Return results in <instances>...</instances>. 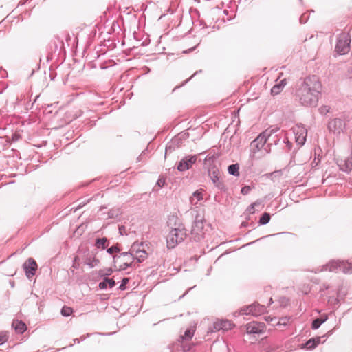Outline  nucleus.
<instances>
[{"label":"nucleus","mask_w":352,"mask_h":352,"mask_svg":"<svg viewBox=\"0 0 352 352\" xmlns=\"http://www.w3.org/2000/svg\"><path fill=\"white\" fill-rule=\"evenodd\" d=\"M322 91V84L316 76L306 77L296 89V100L302 106L315 107Z\"/></svg>","instance_id":"obj_1"},{"label":"nucleus","mask_w":352,"mask_h":352,"mask_svg":"<svg viewBox=\"0 0 352 352\" xmlns=\"http://www.w3.org/2000/svg\"><path fill=\"white\" fill-rule=\"evenodd\" d=\"M168 226L171 230L166 237L168 248H174L178 243L184 241L187 236L186 230L179 219L175 215H170L167 221Z\"/></svg>","instance_id":"obj_2"},{"label":"nucleus","mask_w":352,"mask_h":352,"mask_svg":"<svg viewBox=\"0 0 352 352\" xmlns=\"http://www.w3.org/2000/svg\"><path fill=\"white\" fill-rule=\"evenodd\" d=\"M205 218L203 214H197L195 216L191 228V236L194 241H200L205 238L208 231V225L205 226Z\"/></svg>","instance_id":"obj_3"},{"label":"nucleus","mask_w":352,"mask_h":352,"mask_svg":"<svg viewBox=\"0 0 352 352\" xmlns=\"http://www.w3.org/2000/svg\"><path fill=\"white\" fill-rule=\"evenodd\" d=\"M113 263L115 267L118 265V270L120 271L125 270L129 267H135V261H134V256L131 250L128 252H122L113 256Z\"/></svg>","instance_id":"obj_4"},{"label":"nucleus","mask_w":352,"mask_h":352,"mask_svg":"<svg viewBox=\"0 0 352 352\" xmlns=\"http://www.w3.org/2000/svg\"><path fill=\"white\" fill-rule=\"evenodd\" d=\"M269 132V131H263L251 142V150L254 153L258 151H261L263 155L270 153V146L271 144H268L265 146V144L267 142V135L270 134Z\"/></svg>","instance_id":"obj_5"},{"label":"nucleus","mask_w":352,"mask_h":352,"mask_svg":"<svg viewBox=\"0 0 352 352\" xmlns=\"http://www.w3.org/2000/svg\"><path fill=\"white\" fill-rule=\"evenodd\" d=\"M324 270L329 271H340L345 274L352 273V263L344 261H331L324 266Z\"/></svg>","instance_id":"obj_6"},{"label":"nucleus","mask_w":352,"mask_h":352,"mask_svg":"<svg viewBox=\"0 0 352 352\" xmlns=\"http://www.w3.org/2000/svg\"><path fill=\"white\" fill-rule=\"evenodd\" d=\"M351 43L349 33L343 32L337 38L336 51L339 54H345L348 52Z\"/></svg>","instance_id":"obj_7"},{"label":"nucleus","mask_w":352,"mask_h":352,"mask_svg":"<svg viewBox=\"0 0 352 352\" xmlns=\"http://www.w3.org/2000/svg\"><path fill=\"white\" fill-rule=\"evenodd\" d=\"M143 246V243H134L131 248L133 256H134V261H135V264L137 263H142L148 256V254L146 250L144 249H140V248Z\"/></svg>","instance_id":"obj_8"},{"label":"nucleus","mask_w":352,"mask_h":352,"mask_svg":"<svg viewBox=\"0 0 352 352\" xmlns=\"http://www.w3.org/2000/svg\"><path fill=\"white\" fill-rule=\"evenodd\" d=\"M267 310V307L264 305L258 303H254L246 307H243L240 310V314L241 315H253L259 316L265 313Z\"/></svg>","instance_id":"obj_9"},{"label":"nucleus","mask_w":352,"mask_h":352,"mask_svg":"<svg viewBox=\"0 0 352 352\" xmlns=\"http://www.w3.org/2000/svg\"><path fill=\"white\" fill-rule=\"evenodd\" d=\"M293 131L296 142L300 146L304 145L307 135V130L302 125L297 124L294 127Z\"/></svg>","instance_id":"obj_10"},{"label":"nucleus","mask_w":352,"mask_h":352,"mask_svg":"<svg viewBox=\"0 0 352 352\" xmlns=\"http://www.w3.org/2000/svg\"><path fill=\"white\" fill-rule=\"evenodd\" d=\"M23 270L28 278H30L35 274L37 269V264L32 258H29L23 265Z\"/></svg>","instance_id":"obj_11"},{"label":"nucleus","mask_w":352,"mask_h":352,"mask_svg":"<svg viewBox=\"0 0 352 352\" xmlns=\"http://www.w3.org/2000/svg\"><path fill=\"white\" fill-rule=\"evenodd\" d=\"M197 161V157L195 155L186 157L182 160L178 166L177 170L179 171H184L189 169L191 166L195 164Z\"/></svg>","instance_id":"obj_12"},{"label":"nucleus","mask_w":352,"mask_h":352,"mask_svg":"<svg viewBox=\"0 0 352 352\" xmlns=\"http://www.w3.org/2000/svg\"><path fill=\"white\" fill-rule=\"evenodd\" d=\"M209 176L212 182V183L219 188H222L223 184L219 181L221 177V172L218 168L214 167L211 168L208 170Z\"/></svg>","instance_id":"obj_13"},{"label":"nucleus","mask_w":352,"mask_h":352,"mask_svg":"<svg viewBox=\"0 0 352 352\" xmlns=\"http://www.w3.org/2000/svg\"><path fill=\"white\" fill-rule=\"evenodd\" d=\"M344 126L343 120L340 118H335L331 120L328 124V129L330 131L340 133L342 131Z\"/></svg>","instance_id":"obj_14"},{"label":"nucleus","mask_w":352,"mask_h":352,"mask_svg":"<svg viewBox=\"0 0 352 352\" xmlns=\"http://www.w3.org/2000/svg\"><path fill=\"white\" fill-rule=\"evenodd\" d=\"M263 327L264 324L263 323L252 322L247 324L246 331L250 334L261 333L263 331Z\"/></svg>","instance_id":"obj_15"},{"label":"nucleus","mask_w":352,"mask_h":352,"mask_svg":"<svg viewBox=\"0 0 352 352\" xmlns=\"http://www.w3.org/2000/svg\"><path fill=\"white\" fill-rule=\"evenodd\" d=\"M232 326H233V324L230 321L226 320H219V321L214 322V329L216 331H220V330L226 331L228 329H231Z\"/></svg>","instance_id":"obj_16"},{"label":"nucleus","mask_w":352,"mask_h":352,"mask_svg":"<svg viewBox=\"0 0 352 352\" xmlns=\"http://www.w3.org/2000/svg\"><path fill=\"white\" fill-rule=\"evenodd\" d=\"M286 85V78L281 80L280 82H277L272 87V88L271 89V94L273 96L278 95L283 91V88L285 87Z\"/></svg>","instance_id":"obj_17"},{"label":"nucleus","mask_w":352,"mask_h":352,"mask_svg":"<svg viewBox=\"0 0 352 352\" xmlns=\"http://www.w3.org/2000/svg\"><path fill=\"white\" fill-rule=\"evenodd\" d=\"M12 326L14 327L16 333L21 334L27 329L26 324L23 322L18 320H14Z\"/></svg>","instance_id":"obj_18"},{"label":"nucleus","mask_w":352,"mask_h":352,"mask_svg":"<svg viewBox=\"0 0 352 352\" xmlns=\"http://www.w3.org/2000/svg\"><path fill=\"white\" fill-rule=\"evenodd\" d=\"M115 285L116 283L113 279L104 278V280L99 283L98 287L100 289H104L107 287V285H109L110 288H112L115 286Z\"/></svg>","instance_id":"obj_19"},{"label":"nucleus","mask_w":352,"mask_h":352,"mask_svg":"<svg viewBox=\"0 0 352 352\" xmlns=\"http://www.w3.org/2000/svg\"><path fill=\"white\" fill-rule=\"evenodd\" d=\"M339 166L342 171L349 173L352 170V155L347 157L342 165Z\"/></svg>","instance_id":"obj_20"},{"label":"nucleus","mask_w":352,"mask_h":352,"mask_svg":"<svg viewBox=\"0 0 352 352\" xmlns=\"http://www.w3.org/2000/svg\"><path fill=\"white\" fill-rule=\"evenodd\" d=\"M320 342V338L318 337L316 338H311L304 344V347L307 349H313L317 346V345Z\"/></svg>","instance_id":"obj_21"},{"label":"nucleus","mask_w":352,"mask_h":352,"mask_svg":"<svg viewBox=\"0 0 352 352\" xmlns=\"http://www.w3.org/2000/svg\"><path fill=\"white\" fill-rule=\"evenodd\" d=\"M99 263V259H98L95 256H87L85 260V264L88 265L90 268L97 266Z\"/></svg>","instance_id":"obj_22"},{"label":"nucleus","mask_w":352,"mask_h":352,"mask_svg":"<svg viewBox=\"0 0 352 352\" xmlns=\"http://www.w3.org/2000/svg\"><path fill=\"white\" fill-rule=\"evenodd\" d=\"M203 199L202 192L197 190L195 191L192 195L190 198V201L192 205H197L198 202Z\"/></svg>","instance_id":"obj_23"},{"label":"nucleus","mask_w":352,"mask_h":352,"mask_svg":"<svg viewBox=\"0 0 352 352\" xmlns=\"http://www.w3.org/2000/svg\"><path fill=\"white\" fill-rule=\"evenodd\" d=\"M95 245L99 249H105L106 247L107 246V238L97 239L96 241Z\"/></svg>","instance_id":"obj_24"},{"label":"nucleus","mask_w":352,"mask_h":352,"mask_svg":"<svg viewBox=\"0 0 352 352\" xmlns=\"http://www.w3.org/2000/svg\"><path fill=\"white\" fill-rule=\"evenodd\" d=\"M194 335V330L192 329H188L185 331L184 335L180 337L182 341L188 340L192 338Z\"/></svg>","instance_id":"obj_25"},{"label":"nucleus","mask_w":352,"mask_h":352,"mask_svg":"<svg viewBox=\"0 0 352 352\" xmlns=\"http://www.w3.org/2000/svg\"><path fill=\"white\" fill-rule=\"evenodd\" d=\"M239 166L237 164H232L228 166V173L232 175H239Z\"/></svg>","instance_id":"obj_26"},{"label":"nucleus","mask_w":352,"mask_h":352,"mask_svg":"<svg viewBox=\"0 0 352 352\" xmlns=\"http://www.w3.org/2000/svg\"><path fill=\"white\" fill-rule=\"evenodd\" d=\"M270 221V214L269 213L265 212L262 214L259 219V224L260 225H265L268 223Z\"/></svg>","instance_id":"obj_27"},{"label":"nucleus","mask_w":352,"mask_h":352,"mask_svg":"<svg viewBox=\"0 0 352 352\" xmlns=\"http://www.w3.org/2000/svg\"><path fill=\"white\" fill-rule=\"evenodd\" d=\"M262 204V201L260 200H257L254 203L252 204L247 209V211L249 214H254L255 212V208L257 206H260Z\"/></svg>","instance_id":"obj_28"},{"label":"nucleus","mask_w":352,"mask_h":352,"mask_svg":"<svg viewBox=\"0 0 352 352\" xmlns=\"http://www.w3.org/2000/svg\"><path fill=\"white\" fill-rule=\"evenodd\" d=\"M113 272V270L111 267L100 270L98 272L99 276L101 277L107 278V276L111 275Z\"/></svg>","instance_id":"obj_29"},{"label":"nucleus","mask_w":352,"mask_h":352,"mask_svg":"<svg viewBox=\"0 0 352 352\" xmlns=\"http://www.w3.org/2000/svg\"><path fill=\"white\" fill-rule=\"evenodd\" d=\"M326 320V318L325 319H320V318H316L315 319L313 322H312V324H311V327L312 329H317L319 328V327Z\"/></svg>","instance_id":"obj_30"},{"label":"nucleus","mask_w":352,"mask_h":352,"mask_svg":"<svg viewBox=\"0 0 352 352\" xmlns=\"http://www.w3.org/2000/svg\"><path fill=\"white\" fill-rule=\"evenodd\" d=\"M289 320H290L289 318H287V317L282 318L279 319L278 321L276 324H272V325L285 326L289 322Z\"/></svg>","instance_id":"obj_31"},{"label":"nucleus","mask_w":352,"mask_h":352,"mask_svg":"<svg viewBox=\"0 0 352 352\" xmlns=\"http://www.w3.org/2000/svg\"><path fill=\"white\" fill-rule=\"evenodd\" d=\"M61 314L64 316H69L72 314L71 307L64 306L61 309Z\"/></svg>","instance_id":"obj_32"},{"label":"nucleus","mask_w":352,"mask_h":352,"mask_svg":"<svg viewBox=\"0 0 352 352\" xmlns=\"http://www.w3.org/2000/svg\"><path fill=\"white\" fill-rule=\"evenodd\" d=\"M330 107L327 105H322L319 109L318 111L321 115H326L330 111Z\"/></svg>","instance_id":"obj_33"},{"label":"nucleus","mask_w":352,"mask_h":352,"mask_svg":"<svg viewBox=\"0 0 352 352\" xmlns=\"http://www.w3.org/2000/svg\"><path fill=\"white\" fill-rule=\"evenodd\" d=\"M120 248L118 247V245H113L111 246V248H108L107 252L110 254H112L114 252H120Z\"/></svg>","instance_id":"obj_34"},{"label":"nucleus","mask_w":352,"mask_h":352,"mask_svg":"<svg viewBox=\"0 0 352 352\" xmlns=\"http://www.w3.org/2000/svg\"><path fill=\"white\" fill-rule=\"evenodd\" d=\"M279 130L278 128H273V129H266L265 131H269L270 132V134L267 135V140L269 139H270L271 136L272 135V134L275 133L276 132H277Z\"/></svg>","instance_id":"obj_35"},{"label":"nucleus","mask_w":352,"mask_h":352,"mask_svg":"<svg viewBox=\"0 0 352 352\" xmlns=\"http://www.w3.org/2000/svg\"><path fill=\"white\" fill-rule=\"evenodd\" d=\"M8 336L5 333L0 334V345L5 343L8 340Z\"/></svg>","instance_id":"obj_36"},{"label":"nucleus","mask_w":352,"mask_h":352,"mask_svg":"<svg viewBox=\"0 0 352 352\" xmlns=\"http://www.w3.org/2000/svg\"><path fill=\"white\" fill-rule=\"evenodd\" d=\"M251 190V188L249 186H245L241 188V193L243 195H248Z\"/></svg>","instance_id":"obj_37"},{"label":"nucleus","mask_w":352,"mask_h":352,"mask_svg":"<svg viewBox=\"0 0 352 352\" xmlns=\"http://www.w3.org/2000/svg\"><path fill=\"white\" fill-rule=\"evenodd\" d=\"M129 282V278H124L122 279V283L121 285H120V289H125V285Z\"/></svg>","instance_id":"obj_38"},{"label":"nucleus","mask_w":352,"mask_h":352,"mask_svg":"<svg viewBox=\"0 0 352 352\" xmlns=\"http://www.w3.org/2000/svg\"><path fill=\"white\" fill-rule=\"evenodd\" d=\"M165 184V179L163 178H160L157 182V185L160 187H163Z\"/></svg>","instance_id":"obj_39"},{"label":"nucleus","mask_w":352,"mask_h":352,"mask_svg":"<svg viewBox=\"0 0 352 352\" xmlns=\"http://www.w3.org/2000/svg\"><path fill=\"white\" fill-rule=\"evenodd\" d=\"M266 320L267 322H269L270 323H271L272 324H276L278 322L277 319L276 318H270V317H268L267 318H266Z\"/></svg>","instance_id":"obj_40"},{"label":"nucleus","mask_w":352,"mask_h":352,"mask_svg":"<svg viewBox=\"0 0 352 352\" xmlns=\"http://www.w3.org/2000/svg\"><path fill=\"white\" fill-rule=\"evenodd\" d=\"M78 260V257L76 256L74 259V263H73L72 267L78 268L79 264L77 263Z\"/></svg>","instance_id":"obj_41"},{"label":"nucleus","mask_w":352,"mask_h":352,"mask_svg":"<svg viewBox=\"0 0 352 352\" xmlns=\"http://www.w3.org/2000/svg\"><path fill=\"white\" fill-rule=\"evenodd\" d=\"M74 342H76V341H77V342L79 343V340H78V338L74 339Z\"/></svg>","instance_id":"obj_42"},{"label":"nucleus","mask_w":352,"mask_h":352,"mask_svg":"<svg viewBox=\"0 0 352 352\" xmlns=\"http://www.w3.org/2000/svg\"><path fill=\"white\" fill-rule=\"evenodd\" d=\"M272 302H273V301H272V298H271L270 299V303L271 304V303H272Z\"/></svg>","instance_id":"obj_43"}]
</instances>
